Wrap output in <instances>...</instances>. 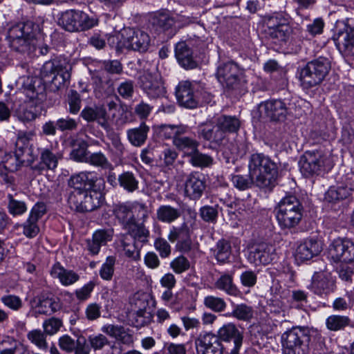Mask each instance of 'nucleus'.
Listing matches in <instances>:
<instances>
[{"label": "nucleus", "mask_w": 354, "mask_h": 354, "mask_svg": "<svg viewBox=\"0 0 354 354\" xmlns=\"http://www.w3.org/2000/svg\"><path fill=\"white\" fill-rule=\"evenodd\" d=\"M8 211L13 216H20L24 214L27 210V206L25 202L15 199L12 194L7 196Z\"/></svg>", "instance_id": "nucleus-51"}, {"label": "nucleus", "mask_w": 354, "mask_h": 354, "mask_svg": "<svg viewBox=\"0 0 354 354\" xmlns=\"http://www.w3.org/2000/svg\"><path fill=\"white\" fill-rule=\"evenodd\" d=\"M203 304L215 313L223 312L227 307V304L223 298L213 295L206 296L204 298Z\"/></svg>", "instance_id": "nucleus-52"}, {"label": "nucleus", "mask_w": 354, "mask_h": 354, "mask_svg": "<svg viewBox=\"0 0 354 354\" xmlns=\"http://www.w3.org/2000/svg\"><path fill=\"white\" fill-rule=\"evenodd\" d=\"M230 180L233 186L241 191L248 189L255 184V179L250 174L248 175L232 174Z\"/></svg>", "instance_id": "nucleus-48"}, {"label": "nucleus", "mask_w": 354, "mask_h": 354, "mask_svg": "<svg viewBox=\"0 0 354 354\" xmlns=\"http://www.w3.org/2000/svg\"><path fill=\"white\" fill-rule=\"evenodd\" d=\"M174 145L179 150L183 151L187 157H189L198 148L199 142L192 138L184 136L183 134L176 138Z\"/></svg>", "instance_id": "nucleus-38"}, {"label": "nucleus", "mask_w": 354, "mask_h": 354, "mask_svg": "<svg viewBox=\"0 0 354 354\" xmlns=\"http://www.w3.org/2000/svg\"><path fill=\"white\" fill-rule=\"evenodd\" d=\"M138 84L144 93L151 99L162 97L166 93L161 75L158 72L144 71L139 77Z\"/></svg>", "instance_id": "nucleus-14"}, {"label": "nucleus", "mask_w": 354, "mask_h": 354, "mask_svg": "<svg viewBox=\"0 0 354 354\" xmlns=\"http://www.w3.org/2000/svg\"><path fill=\"white\" fill-rule=\"evenodd\" d=\"M87 342L90 348L95 351L102 350L104 346L109 344L107 337L101 333L89 335Z\"/></svg>", "instance_id": "nucleus-55"}, {"label": "nucleus", "mask_w": 354, "mask_h": 354, "mask_svg": "<svg viewBox=\"0 0 354 354\" xmlns=\"http://www.w3.org/2000/svg\"><path fill=\"white\" fill-rule=\"evenodd\" d=\"M248 171L261 189L271 191L277 185L278 166L263 153H255L250 156Z\"/></svg>", "instance_id": "nucleus-1"}, {"label": "nucleus", "mask_w": 354, "mask_h": 354, "mask_svg": "<svg viewBox=\"0 0 354 354\" xmlns=\"http://www.w3.org/2000/svg\"><path fill=\"white\" fill-rule=\"evenodd\" d=\"M150 37L146 32L132 28H124L120 33L109 38L110 44H115L116 49L119 50L132 49L145 52L150 45Z\"/></svg>", "instance_id": "nucleus-8"}, {"label": "nucleus", "mask_w": 354, "mask_h": 354, "mask_svg": "<svg viewBox=\"0 0 354 354\" xmlns=\"http://www.w3.org/2000/svg\"><path fill=\"white\" fill-rule=\"evenodd\" d=\"M118 183L124 190L133 192L138 188V180L131 171H124L118 178Z\"/></svg>", "instance_id": "nucleus-45"}, {"label": "nucleus", "mask_w": 354, "mask_h": 354, "mask_svg": "<svg viewBox=\"0 0 354 354\" xmlns=\"http://www.w3.org/2000/svg\"><path fill=\"white\" fill-rule=\"evenodd\" d=\"M102 331L106 335L116 339L117 340L122 341L124 343L127 342L128 339L131 338L130 335L125 331L124 328L122 326L106 324L102 326Z\"/></svg>", "instance_id": "nucleus-47"}, {"label": "nucleus", "mask_w": 354, "mask_h": 354, "mask_svg": "<svg viewBox=\"0 0 354 354\" xmlns=\"http://www.w3.org/2000/svg\"><path fill=\"white\" fill-rule=\"evenodd\" d=\"M232 315L237 319L249 321L253 316V310L250 306L241 304L235 306Z\"/></svg>", "instance_id": "nucleus-57"}, {"label": "nucleus", "mask_w": 354, "mask_h": 354, "mask_svg": "<svg viewBox=\"0 0 354 354\" xmlns=\"http://www.w3.org/2000/svg\"><path fill=\"white\" fill-rule=\"evenodd\" d=\"M174 24V18L167 13L157 14L151 19V25L155 30L158 32L169 30Z\"/></svg>", "instance_id": "nucleus-39"}, {"label": "nucleus", "mask_w": 354, "mask_h": 354, "mask_svg": "<svg viewBox=\"0 0 354 354\" xmlns=\"http://www.w3.org/2000/svg\"><path fill=\"white\" fill-rule=\"evenodd\" d=\"M299 30L288 24L276 29H268L267 35L273 43L281 45L295 39Z\"/></svg>", "instance_id": "nucleus-27"}, {"label": "nucleus", "mask_w": 354, "mask_h": 354, "mask_svg": "<svg viewBox=\"0 0 354 354\" xmlns=\"http://www.w3.org/2000/svg\"><path fill=\"white\" fill-rule=\"evenodd\" d=\"M189 158V162L192 166L201 169L210 167L214 162V158L212 156L199 151L198 149H197Z\"/></svg>", "instance_id": "nucleus-42"}, {"label": "nucleus", "mask_w": 354, "mask_h": 354, "mask_svg": "<svg viewBox=\"0 0 354 354\" xmlns=\"http://www.w3.org/2000/svg\"><path fill=\"white\" fill-rule=\"evenodd\" d=\"M63 324L61 319L56 317H51L45 320L43 323L44 332L48 335L56 334L62 326Z\"/></svg>", "instance_id": "nucleus-59"}, {"label": "nucleus", "mask_w": 354, "mask_h": 354, "mask_svg": "<svg viewBox=\"0 0 354 354\" xmlns=\"http://www.w3.org/2000/svg\"><path fill=\"white\" fill-rule=\"evenodd\" d=\"M351 324V319L348 316L332 315L326 319V328L330 331H338Z\"/></svg>", "instance_id": "nucleus-41"}, {"label": "nucleus", "mask_w": 354, "mask_h": 354, "mask_svg": "<svg viewBox=\"0 0 354 354\" xmlns=\"http://www.w3.org/2000/svg\"><path fill=\"white\" fill-rule=\"evenodd\" d=\"M113 214L117 222L124 230H131L136 222H145L149 218L147 206L138 201H126L113 205Z\"/></svg>", "instance_id": "nucleus-5"}, {"label": "nucleus", "mask_w": 354, "mask_h": 354, "mask_svg": "<svg viewBox=\"0 0 354 354\" xmlns=\"http://www.w3.org/2000/svg\"><path fill=\"white\" fill-rule=\"evenodd\" d=\"M35 84V82L25 90L26 95L29 100L21 104L16 110L17 117L23 122L32 121L40 113V107L37 104L43 99L44 86H39L36 90Z\"/></svg>", "instance_id": "nucleus-11"}, {"label": "nucleus", "mask_w": 354, "mask_h": 354, "mask_svg": "<svg viewBox=\"0 0 354 354\" xmlns=\"http://www.w3.org/2000/svg\"><path fill=\"white\" fill-rule=\"evenodd\" d=\"M0 301L6 307L13 311H18L23 307L22 299L15 295H4L1 297Z\"/></svg>", "instance_id": "nucleus-54"}, {"label": "nucleus", "mask_w": 354, "mask_h": 354, "mask_svg": "<svg viewBox=\"0 0 354 354\" xmlns=\"http://www.w3.org/2000/svg\"><path fill=\"white\" fill-rule=\"evenodd\" d=\"M330 69V62L328 59L319 57L297 70V74L301 86L308 89L319 84L326 77Z\"/></svg>", "instance_id": "nucleus-7"}, {"label": "nucleus", "mask_w": 354, "mask_h": 354, "mask_svg": "<svg viewBox=\"0 0 354 354\" xmlns=\"http://www.w3.org/2000/svg\"><path fill=\"white\" fill-rule=\"evenodd\" d=\"M69 185L74 189L83 191L94 189H103L104 181L95 171H82L71 176Z\"/></svg>", "instance_id": "nucleus-17"}, {"label": "nucleus", "mask_w": 354, "mask_h": 354, "mask_svg": "<svg viewBox=\"0 0 354 354\" xmlns=\"http://www.w3.org/2000/svg\"><path fill=\"white\" fill-rule=\"evenodd\" d=\"M175 56L179 64L185 69H193L197 66L193 57L192 50L185 41H180L176 44Z\"/></svg>", "instance_id": "nucleus-30"}, {"label": "nucleus", "mask_w": 354, "mask_h": 354, "mask_svg": "<svg viewBox=\"0 0 354 354\" xmlns=\"http://www.w3.org/2000/svg\"><path fill=\"white\" fill-rule=\"evenodd\" d=\"M205 188L202 175L198 172L190 174L185 185V195L191 199H198Z\"/></svg>", "instance_id": "nucleus-28"}, {"label": "nucleus", "mask_w": 354, "mask_h": 354, "mask_svg": "<svg viewBox=\"0 0 354 354\" xmlns=\"http://www.w3.org/2000/svg\"><path fill=\"white\" fill-rule=\"evenodd\" d=\"M86 162L104 169L113 170V169L112 164L109 161L106 156L100 151L91 153L87 158Z\"/></svg>", "instance_id": "nucleus-53"}, {"label": "nucleus", "mask_w": 354, "mask_h": 354, "mask_svg": "<svg viewBox=\"0 0 354 354\" xmlns=\"http://www.w3.org/2000/svg\"><path fill=\"white\" fill-rule=\"evenodd\" d=\"M30 305L35 314L40 315H51L59 307L50 293L44 292L32 299Z\"/></svg>", "instance_id": "nucleus-23"}, {"label": "nucleus", "mask_w": 354, "mask_h": 354, "mask_svg": "<svg viewBox=\"0 0 354 354\" xmlns=\"http://www.w3.org/2000/svg\"><path fill=\"white\" fill-rule=\"evenodd\" d=\"M149 130L145 122H141L139 127L127 131V140L133 146L141 147L145 143Z\"/></svg>", "instance_id": "nucleus-34"}, {"label": "nucleus", "mask_w": 354, "mask_h": 354, "mask_svg": "<svg viewBox=\"0 0 354 354\" xmlns=\"http://www.w3.org/2000/svg\"><path fill=\"white\" fill-rule=\"evenodd\" d=\"M218 206L205 205L200 209V215L203 221L215 223L218 214Z\"/></svg>", "instance_id": "nucleus-58"}, {"label": "nucleus", "mask_w": 354, "mask_h": 354, "mask_svg": "<svg viewBox=\"0 0 354 354\" xmlns=\"http://www.w3.org/2000/svg\"><path fill=\"white\" fill-rule=\"evenodd\" d=\"M354 192V176L346 178L337 186L330 187L325 194V198L330 203H335L348 198Z\"/></svg>", "instance_id": "nucleus-22"}, {"label": "nucleus", "mask_w": 354, "mask_h": 354, "mask_svg": "<svg viewBox=\"0 0 354 354\" xmlns=\"http://www.w3.org/2000/svg\"><path fill=\"white\" fill-rule=\"evenodd\" d=\"M259 109L270 120L277 122L284 121L289 113L286 103L279 99H272L261 102L259 104Z\"/></svg>", "instance_id": "nucleus-19"}, {"label": "nucleus", "mask_w": 354, "mask_h": 354, "mask_svg": "<svg viewBox=\"0 0 354 354\" xmlns=\"http://www.w3.org/2000/svg\"><path fill=\"white\" fill-rule=\"evenodd\" d=\"M46 334L39 329H35L27 333L28 339L39 349L45 351L48 348Z\"/></svg>", "instance_id": "nucleus-50"}, {"label": "nucleus", "mask_w": 354, "mask_h": 354, "mask_svg": "<svg viewBox=\"0 0 354 354\" xmlns=\"http://www.w3.org/2000/svg\"><path fill=\"white\" fill-rule=\"evenodd\" d=\"M170 266L176 273L181 274L189 270L190 263L187 258L179 256L171 262Z\"/></svg>", "instance_id": "nucleus-64"}, {"label": "nucleus", "mask_w": 354, "mask_h": 354, "mask_svg": "<svg viewBox=\"0 0 354 354\" xmlns=\"http://www.w3.org/2000/svg\"><path fill=\"white\" fill-rule=\"evenodd\" d=\"M328 258L334 263L353 262L354 243L344 239L333 240L328 250Z\"/></svg>", "instance_id": "nucleus-15"}, {"label": "nucleus", "mask_w": 354, "mask_h": 354, "mask_svg": "<svg viewBox=\"0 0 354 354\" xmlns=\"http://www.w3.org/2000/svg\"><path fill=\"white\" fill-rule=\"evenodd\" d=\"M216 289L225 292L229 295L236 296L238 288L233 281V275L229 273L222 274L214 282Z\"/></svg>", "instance_id": "nucleus-36"}, {"label": "nucleus", "mask_w": 354, "mask_h": 354, "mask_svg": "<svg viewBox=\"0 0 354 354\" xmlns=\"http://www.w3.org/2000/svg\"><path fill=\"white\" fill-rule=\"evenodd\" d=\"M331 274L327 272H315L312 277L310 288L318 295H328L334 289Z\"/></svg>", "instance_id": "nucleus-26"}, {"label": "nucleus", "mask_w": 354, "mask_h": 354, "mask_svg": "<svg viewBox=\"0 0 354 354\" xmlns=\"http://www.w3.org/2000/svg\"><path fill=\"white\" fill-rule=\"evenodd\" d=\"M32 134L31 133H21L19 134L16 142L15 157L19 159L26 150V146Z\"/></svg>", "instance_id": "nucleus-60"}, {"label": "nucleus", "mask_w": 354, "mask_h": 354, "mask_svg": "<svg viewBox=\"0 0 354 354\" xmlns=\"http://www.w3.org/2000/svg\"><path fill=\"white\" fill-rule=\"evenodd\" d=\"M98 20L79 10H68L61 14L59 24L69 32L84 31L96 26Z\"/></svg>", "instance_id": "nucleus-12"}, {"label": "nucleus", "mask_w": 354, "mask_h": 354, "mask_svg": "<svg viewBox=\"0 0 354 354\" xmlns=\"http://www.w3.org/2000/svg\"><path fill=\"white\" fill-rule=\"evenodd\" d=\"M176 97L181 106L187 109L196 108L199 103L198 86L189 81H181L176 87Z\"/></svg>", "instance_id": "nucleus-16"}, {"label": "nucleus", "mask_w": 354, "mask_h": 354, "mask_svg": "<svg viewBox=\"0 0 354 354\" xmlns=\"http://www.w3.org/2000/svg\"><path fill=\"white\" fill-rule=\"evenodd\" d=\"M22 227H23V234L27 238H30V239L35 237L39 232V227L37 225V221H36L29 217L22 224Z\"/></svg>", "instance_id": "nucleus-62"}, {"label": "nucleus", "mask_w": 354, "mask_h": 354, "mask_svg": "<svg viewBox=\"0 0 354 354\" xmlns=\"http://www.w3.org/2000/svg\"><path fill=\"white\" fill-rule=\"evenodd\" d=\"M248 259L256 266L270 263L274 258V248L266 243L255 244L249 248Z\"/></svg>", "instance_id": "nucleus-21"}, {"label": "nucleus", "mask_w": 354, "mask_h": 354, "mask_svg": "<svg viewBox=\"0 0 354 354\" xmlns=\"http://www.w3.org/2000/svg\"><path fill=\"white\" fill-rule=\"evenodd\" d=\"M77 339L75 340L68 335H64L59 338L58 345L66 353H71L77 346Z\"/></svg>", "instance_id": "nucleus-61"}, {"label": "nucleus", "mask_w": 354, "mask_h": 354, "mask_svg": "<svg viewBox=\"0 0 354 354\" xmlns=\"http://www.w3.org/2000/svg\"><path fill=\"white\" fill-rule=\"evenodd\" d=\"M216 336L219 342H232L234 347L228 354H239L243 341V331L234 323L229 322L218 328Z\"/></svg>", "instance_id": "nucleus-18"}, {"label": "nucleus", "mask_w": 354, "mask_h": 354, "mask_svg": "<svg viewBox=\"0 0 354 354\" xmlns=\"http://www.w3.org/2000/svg\"><path fill=\"white\" fill-rule=\"evenodd\" d=\"M72 66L69 60L62 56L46 62L40 71L41 80L50 91L61 89L71 78Z\"/></svg>", "instance_id": "nucleus-3"}, {"label": "nucleus", "mask_w": 354, "mask_h": 354, "mask_svg": "<svg viewBox=\"0 0 354 354\" xmlns=\"http://www.w3.org/2000/svg\"><path fill=\"white\" fill-rule=\"evenodd\" d=\"M299 166L306 177L319 175L332 168L329 156L322 150L306 151L300 158Z\"/></svg>", "instance_id": "nucleus-9"}, {"label": "nucleus", "mask_w": 354, "mask_h": 354, "mask_svg": "<svg viewBox=\"0 0 354 354\" xmlns=\"http://www.w3.org/2000/svg\"><path fill=\"white\" fill-rule=\"evenodd\" d=\"M34 27L35 24L28 21L18 23L8 29L6 40L12 51L24 57L31 56L35 53L37 41Z\"/></svg>", "instance_id": "nucleus-2"}, {"label": "nucleus", "mask_w": 354, "mask_h": 354, "mask_svg": "<svg viewBox=\"0 0 354 354\" xmlns=\"http://www.w3.org/2000/svg\"><path fill=\"white\" fill-rule=\"evenodd\" d=\"M115 263V258L109 256L106 259L105 262L102 265L100 270V277L106 281L111 280L114 273V266Z\"/></svg>", "instance_id": "nucleus-56"}, {"label": "nucleus", "mask_w": 354, "mask_h": 354, "mask_svg": "<svg viewBox=\"0 0 354 354\" xmlns=\"http://www.w3.org/2000/svg\"><path fill=\"white\" fill-rule=\"evenodd\" d=\"M183 213V211L180 207L162 205L156 210V217L159 221L170 224L177 221Z\"/></svg>", "instance_id": "nucleus-33"}, {"label": "nucleus", "mask_w": 354, "mask_h": 354, "mask_svg": "<svg viewBox=\"0 0 354 354\" xmlns=\"http://www.w3.org/2000/svg\"><path fill=\"white\" fill-rule=\"evenodd\" d=\"M144 223L143 221H137L135 226L131 230H126L128 234L134 239V241L137 240L142 243L148 241L149 231L146 228Z\"/></svg>", "instance_id": "nucleus-49"}, {"label": "nucleus", "mask_w": 354, "mask_h": 354, "mask_svg": "<svg viewBox=\"0 0 354 354\" xmlns=\"http://www.w3.org/2000/svg\"><path fill=\"white\" fill-rule=\"evenodd\" d=\"M186 131L187 127L183 125L161 124L158 127V133L160 137L173 139V141Z\"/></svg>", "instance_id": "nucleus-40"}, {"label": "nucleus", "mask_w": 354, "mask_h": 354, "mask_svg": "<svg viewBox=\"0 0 354 354\" xmlns=\"http://www.w3.org/2000/svg\"><path fill=\"white\" fill-rule=\"evenodd\" d=\"M53 278L58 279L62 285L68 286L80 279V276L72 270L65 269L59 263H55L50 269Z\"/></svg>", "instance_id": "nucleus-31"}, {"label": "nucleus", "mask_w": 354, "mask_h": 354, "mask_svg": "<svg viewBox=\"0 0 354 354\" xmlns=\"http://www.w3.org/2000/svg\"><path fill=\"white\" fill-rule=\"evenodd\" d=\"M69 112L73 114L77 113L81 109L82 100L79 93L74 90H71L68 96Z\"/></svg>", "instance_id": "nucleus-63"}, {"label": "nucleus", "mask_w": 354, "mask_h": 354, "mask_svg": "<svg viewBox=\"0 0 354 354\" xmlns=\"http://www.w3.org/2000/svg\"><path fill=\"white\" fill-rule=\"evenodd\" d=\"M318 333L308 327H293L281 336L284 354H308L310 337Z\"/></svg>", "instance_id": "nucleus-6"}, {"label": "nucleus", "mask_w": 354, "mask_h": 354, "mask_svg": "<svg viewBox=\"0 0 354 354\" xmlns=\"http://www.w3.org/2000/svg\"><path fill=\"white\" fill-rule=\"evenodd\" d=\"M212 251L218 263L222 264L227 263L232 254L231 243L227 240L221 239L217 241Z\"/></svg>", "instance_id": "nucleus-35"}, {"label": "nucleus", "mask_w": 354, "mask_h": 354, "mask_svg": "<svg viewBox=\"0 0 354 354\" xmlns=\"http://www.w3.org/2000/svg\"><path fill=\"white\" fill-rule=\"evenodd\" d=\"M221 130L225 133H236L239 129L241 123L239 120L235 116L221 115L216 119Z\"/></svg>", "instance_id": "nucleus-43"}, {"label": "nucleus", "mask_w": 354, "mask_h": 354, "mask_svg": "<svg viewBox=\"0 0 354 354\" xmlns=\"http://www.w3.org/2000/svg\"><path fill=\"white\" fill-rule=\"evenodd\" d=\"M104 130L106 131L108 139L111 141L113 150L116 156H122L125 152V147L121 141L120 134L115 132L110 124Z\"/></svg>", "instance_id": "nucleus-44"}, {"label": "nucleus", "mask_w": 354, "mask_h": 354, "mask_svg": "<svg viewBox=\"0 0 354 354\" xmlns=\"http://www.w3.org/2000/svg\"><path fill=\"white\" fill-rule=\"evenodd\" d=\"M322 250L321 241L313 238L306 239L298 245L295 257L301 261H308L319 255Z\"/></svg>", "instance_id": "nucleus-24"}, {"label": "nucleus", "mask_w": 354, "mask_h": 354, "mask_svg": "<svg viewBox=\"0 0 354 354\" xmlns=\"http://www.w3.org/2000/svg\"><path fill=\"white\" fill-rule=\"evenodd\" d=\"M102 189H84L83 191L74 189L70 193L68 198L71 208L80 212H91L97 209L104 201Z\"/></svg>", "instance_id": "nucleus-10"}, {"label": "nucleus", "mask_w": 354, "mask_h": 354, "mask_svg": "<svg viewBox=\"0 0 354 354\" xmlns=\"http://www.w3.org/2000/svg\"><path fill=\"white\" fill-rule=\"evenodd\" d=\"M338 50L347 56L354 55V28L345 26L333 36Z\"/></svg>", "instance_id": "nucleus-25"}, {"label": "nucleus", "mask_w": 354, "mask_h": 354, "mask_svg": "<svg viewBox=\"0 0 354 354\" xmlns=\"http://www.w3.org/2000/svg\"><path fill=\"white\" fill-rule=\"evenodd\" d=\"M215 75L223 86L234 89L241 81L243 70L234 62H223L218 64Z\"/></svg>", "instance_id": "nucleus-13"}, {"label": "nucleus", "mask_w": 354, "mask_h": 354, "mask_svg": "<svg viewBox=\"0 0 354 354\" xmlns=\"http://www.w3.org/2000/svg\"><path fill=\"white\" fill-rule=\"evenodd\" d=\"M289 15L283 12H274L272 15L266 16V22L268 29H276L282 26L290 24Z\"/></svg>", "instance_id": "nucleus-46"}, {"label": "nucleus", "mask_w": 354, "mask_h": 354, "mask_svg": "<svg viewBox=\"0 0 354 354\" xmlns=\"http://www.w3.org/2000/svg\"><path fill=\"white\" fill-rule=\"evenodd\" d=\"M80 115L88 122L96 121L104 129L110 124L106 111L102 106H86L81 111Z\"/></svg>", "instance_id": "nucleus-29"}, {"label": "nucleus", "mask_w": 354, "mask_h": 354, "mask_svg": "<svg viewBox=\"0 0 354 354\" xmlns=\"http://www.w3.org/2000/svg\"><path fill=\"white\" fill-rule=\"evenodd\" d=\"M274 210L277 221L281 229L295 228L303 218L304 207L294 195H288L282 198Z\"/></svg>", "instance_id": "nucleus-4"}, {"label": "nucleus", "mask_w": 354, "mask_h": 354, "mask_svg": "<svg viewBox=\"0 0 354 354\" xmlns=\"http://www.w3.org/2000/svg\"><path fill=\"white\" fill-rule=\"evenodd\" d=\"M197 354H223V345L215 334H201L195 339Z\"/></svg>", "instance_id": "nucleus-20"}, {"label": "nucleus", "mask_w": 354, "mask_h": 354, "mask_svg": "<svg viewBox=\"0 0 354 354\" xmlns=\"http://www.w3.org/2000/svg\"><path fill=\"white\" fill-rule=\"evenodd\" d=\"M62 156L59 153H54L48 149H43L40 152L39 170H54L57 168L58 161Z\"/></svg>", "instance_id": "nucleus-37"}, {"label": "nucleus", "mask_w": 354, "mask_h": 354, "mask_svg": "<svg viewBox=\"0 0 354 354\" xmlns=\"http://www.w3.org/2000/svg\"><path fill=\"white\" fill-rule=\"evenodd\" d=\"M198 136L204 140L216 145H221L226 138L225 133L216 122L215 124H206L201 127Z\"/></svg>", "instance_id": "nucleus-32"}]
</instances>
